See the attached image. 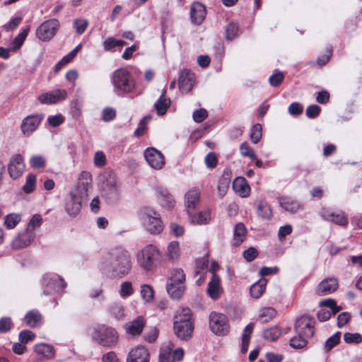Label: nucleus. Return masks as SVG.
Wrapping results in <instances>:
<instances>
[{
    "instance_id": "obj_6",
    "label": "nucleus",
    "mask_w": 362,
    "mask_h": 362,
    "mask_svg": "<svg viewBox=\"0 0 362 362\" xmlns=\"http://www.w3.org/2000/svg\"><path fill=\"white\" fill-rule=\"evenodd\" d=\"M142 217L144 224L148 231L152 234H158L163 229L160 215L153 209L145 208L143 209Z\"/></svg>"
},
{
    "instance_id": "obj_47",
    "label": "nucleus",
    "mask_w": 362,
    "mask_h": 362,
    "mask_svg": "<svg viewBox=\"0 0 362 362\" xmlns=\"http://www.w3.org/2000/svg\"><path fill=\"white\" fill-rule=\"evenodd\" d=\"M341 332H337L329 337L325 343L324 349L326 352L329 351L332 349L337 344H338L340 341Z\"/></svg>"
},
{
    "instance_id": "obj_3",
    "label": "nucleus",
    "mask_w": 362,
    "mask_h": 362,
    "mask_svg": "<svg viewBox=\"0 0 362 362\" xmlns=\"http://www.w3.org/2000/svg\"><path fill=\"white\" fill-rule=\"evenodd\" d=\"M112 83L115 92L118 95L132 93L136 86L134 78L124 69H119L113 72Z\"/></svg>"
},
{
    "instance_id": "obj_62",
    "label": "nucleus",
    "mask_w": 362,
    "mask_h": 362,
    "mask_svg": "<svg viewBox=\"0 0 362 362\" xmlns=\"http://www.w3.org/2000/svg\"><path fill=\"white\" fill-rule=\"evenodd\" d=\"M22 20L23 19L21 17L17 16V17L11 19L9 22H8L5 25H4L3 28L7 32L10 31V30H13L19 25V24L21 23Z\"/></svg>"
},
{
    "instance_id": "obj_28",
    "label": "nucleus",
    "mask_w": 362,
    "mask_h": 362,
    "mask_svg": "<svg viewBox=\"0 0 362 362\" xmlns=\"http://www.w3.org/2000/svg\"><path fill=\"white\" fill-rule=\"evenodd\" d=\"M233 188L242 197H247L250 194V187L243 177H236L233 180Z\"/></svg>"
},
{
    "instance_id": "obj_32",
    "label": "nucleus",
    "mask_w": 362,
    "mask_h": 362,
    "mask_svg": "<svg viewBox=\"0 0 362 362\" xmlns=\"http://www.w3.org/2000/svg\"><path fill=\"white\" fill-rule=\"evenodd\" d=\"M247 229L245 225L243 223H237L234 228L233 245L235 246L240 245L244 241Z\"/></svg>"
},
{
    "instance_id": "obj_40",
    "label": "nucleus",
    "mask_w": 362,
    "mask_h": 362,
    "mask_svg": "<svg viewBox=\"0 0 362 362\" xmlns=\"http://www.w3.org/2000/svg\"><path fill=\"white\" fill-rule=\"evenodd\" d=\"M29 30L30 28L27 27L13 39L11 43V49L13 51L18 49L22 46L28 35Z\"/></svg>"
},
{
    "instance_id": "obj_60",
    "label": "nucleus",
    "mask_w": 362,
    "mask_h": 362,
    "mask_svg": "<svg viewBox=\"0 0 362 362\" xmlns=\"http://www.w3.org/2000/svg\"><path fill=\"white\" fill-rule=\"evenodd\" d=\"M284 76L282 72H277L270 76L269 78V83L272 86H279L284 81Z\"/></svg>"
},
{
    "instance_id": "obj_52",
    "label": "nucleus",
    "mask_w": 362,
    "mask_h": 362,
    "mask_svg": "<svg viewBox=\"0 0 362 362\" xmlns=\"http://www.w3.org/2000/svg\"><path fill=\"white\" fill-rule=\"evenodd\" d=\"M262 136V125L260 124H255L252 126L250 133V139L254 144H257L261 139Z\"/></svg>"
},
{
    "instance_id": "obj_58",
    "label": "nucleus",
    "mask_w": 362,
    "mask_h": 362,
    "mask_svg": "<svg viewBox=\"0 0 362 362\" xmlns=\"http://www.w3.org/2000/svg\"><path fill=\"white\" fill-rule=\"evenodd\" d=\"M35 334L30 330H23L19 333L18 339L21 344H27L35 339Z\"/></svg>"
},
{
    "instance_id": "obj_23",
    "label": "nucleus",
    "mask_w": 362,
    "mask_h": 362,
    "mask_svg": "<svg viewBox=\"0 0 362 362\" xmlns=\"http://www.w3.org/2000/svg\"><path fill=\"white\" fill-rule=\"evenodd\" d=\"M146 321L142 316H138L131 322L124 325L127 333L132 336H139L141 334L145 326Z\"/></svg>"
},
{
    "instance_id": "obj_21",
    "label": "nucleus",
    "mask_w": 362,
    "mask_h": 362,
    "mask_svg": "<svg viewBox=\"0 0 362 362\" xmlns=\"http://www.w3.org/2000/svg\"><path fill=\"white\" fill-rule=\"evenodd\" d=\"M156 197L160 204L167 209H171L175 205V200L168 190L163 187L156 188Z\"/></svg>"
},
{
    "instance_id": "obj_45",
    "label": "nucleus",
    "mask_w": 362,
    "mask_h": 362,
    "mask_svg": "<svg viewBox=\"0 0 362 362\" xmlns=\"http://www.w3.org/2000/svg\"><path fill=\"white\" fill-rule=\"evenodd\" d=\"M21 215L18 214H10L5 216L4 224L8 229L14 228L21 221Z\"/></svg>"
},
{
    "instance_id": "obj_20",
    "label": "nucleus",
    "mask_w": 362,
    "mask_h": 362,
    "mask_svg": "<svg viewBox=\"0 0 362 362\" xmlns=\"http://www.w3.org/2000/svg\"><path fill=\"white\" fill-rule=\"evenodd\" d=\"M149 353L143 346L132 349L127 357L126 362H149Z\"/></svg>"
},
{
    "instance_id": "obj_46",
    "label": "nucleus",
    "mask_w": 362,
    "mask_h": 362,
    "mask_svg": "<svg viewBox=\"0 0 362 362\" xmlns=\"http://www.w3.org/2000/svg\"><path fill=\"white\" fill-rule=\"evenodd\" d=\"M210 219V212L208 210L199 212L192 217V221L199 225L208 223Z\"/></svg>"
},
{
    "instance_id": "obj_54",
    "label": "nucleus",
    "mask_w": 362,
    "mask_h": 362,
    "mask_svg": "<svg viewBox=\"0 0 362 362\" xmlns=\"http://www.w3.org/2000/svg\"><path fill=\"white\" fill-rule=\"evenodd\" d=\"M240 152L244 157H249L252 160L256 159L255 153L247 142H244L240 146Z\"/></svg>"
},
{
    "instance_id": "obj_25",
    "label": "nucleus",
    "mask_w": 362,
    "mask_h": 362,
    "mask_svg": "<svg viewBox=\"0 0 362 362\" xmlns=\"http://www.w3.org/2000/svg\"><path fill=\"white\" fill-rule=\"evenodd\" d=\"M206 10L204 5L199 2H194L190 7V17L192 21L197 25H200L204 20Z\"/></svg>"
},
{
    "instance_id": "obj_41",
    "label": "nucleus",
    "mask_w": 362,
    "mask_h": 362,
    "mask_svg": "<svg viewBox=\"0 0 362 362\" xmlns=\"http://www.w3.org/2000/svg\"><path fill=\"white\" fill-rule=\"evenodd\" d=\"M281 330L278 327H272L263 331L262 337L268 341H275L281 336Z\"/></svg>"
},
{
    "instance_id": "obj_11",
    "label": "nucleus",
    "mask_w": 362,
    "mask_h": 362,
    "mask_svg": "<svg viewBox=\"0 0 362 362\" xmlns=\"http://www.w3.org/2000/svg\"><path fill=\"white\" fill-rule=\"evenodd\" d=\"M144 157L148 164L153 169L160 170L165 165V158L162 153L155 148H147L144 151Z\"/></svg>"
},
{
    "instance_id": "obj_19",
    "label": "nucleus",
    "mask_w": 362,
    "mask_h": 362,
    "mask_svg": "<svg viewBox=\"0 0 362 362\" xmlns=\"http://www.w3.org/2000/svg\"><path fill=\"white\" fill-rule=\"evenodd\" d=\"M338 286L337 279L334 277L327 278L318 284L315 293L320 296L329 295L335 291Z\"/></svg>"
},
{
    "instance_id": "obj_24",
    "label": "nucleus",
    "mask_w": 362,
    "mask_h": 362,
    "mask_svg": "<svg viewBox=\"0 0 362 362\" xmlns=\"http://www.w3.org/2000/svg\"><path fill=\"white\" fill-rule=\"evenodd\" d=\"M35 233L32 231L26 230L16 237L12 243L11 247L14 250H20L28 246L34 240Z\"/></svg>"
},
{
    "instance_id": "obj_49",
    "label": "nucleus",
    "mask_w": 362,
    "mask_h": 362,
    "mask_svg": "<svg viewBox=\"0 0 362 362\" xmlns=\"http://www.w3.org/2000/svg\"><path fill=\"white\" fill-rule=\"evenodd\" d=\"M168 256L173 260L177 259L180 257V247L177 241H172L168 246Z\"/></svg>"
},
{
    "instance_id": "obj_56",
    "label": "nucleus",
    "mask_w": 362,
    "mask_h": 362,
    "mask_svg": "<svg viewBox=\"0 0 362 362\" xmlns=\"http://www.w3.org/2000/svg\"><path fill=\"white\" fill-rule=\"evenodd\" d=\"M42 222V216L40 214H35L30 220L26 230L33 232L36 228H38L41 226Z\"/></svg>"
},
{
    "instance_id": "obj_59",
    "label": "nucleus",
    "mask_w": 362,
    "mask_h": 362,
    "mask_svg": "<svg viewBox=\"0 0 362 362\" xmlns=\"http://www.w3.org/2000/svg\"><path fill=\"white\" fill-rule=\"evenodd\" d=\"M344 339L348 344L356 343L358 344L361 342L362 337L358 333H345L344 334Z\"/></svg>"
},
{
    "instance_id": "obj_30",
    "label": "nucleus",
    "mask_w": 362,
    "mask_h": 362,
    "mask_svg": "<svg viewBox=\"0 0 362 362\" xmlns=\"http://www.w3.org/2000/svg\"><path fill=\"white\" fill-rule=\"evenodd\" d=\"M257 216L265 220H269L272 216V211L265 200H259L255 204Z\"/></svg>"
},
{
    "instance_id": "obj_8",
    "label": "nucleus",
    "mask_w": 362,
    "mask_h": 362,
    "mask_svg": "<svg viewBox=\"0 0 362 362\" xmlns=\"http://www.w3.org/2000/svg\"><path fill=\"white\" fill-rule=\"evenodd\" d=\"M59 25L55 18L45 21L37 28L36 35L42 41L50 40L56 35Z\"/></svg>"
},
{
    "instance_id": "obj_48",
    "label": "nucleus",
    "mask_w": 362,
    "mask_h": 362,
    "mask_svg": "<svg viewBox=\"0 0 362 362\" xmlns=\"http://www.w3.org/2000/svg\"><path fill=\"white\" fill-rule=\"evenodd\" d=\"M47 160L45 157L40 155H35L30 158V165L34 169L43 168L45 167Z\"/></svg>"
},
{
    "instance_id": "obj_17",
    "label": "nucleus",
    "mask_w": 362,
    "mask_h": 362,
    "mask_svg": "<svg viewBox=\"0 0 362 362\" xmlns=\"http://www.w3.org/2000/svg\"><path fill=\"white\" fill-rule=\"evenodd\" d=\"M67 93L64 89H56L46 92L38 96V100L42 104L51 105L65 100Z\"/></svg>"
},
{
    "instance_id": "obj_57",
    "label": "nucleus",
    "mask_w": 362,
    "mask_h": 362,
    "mask_svg": "<svg viewBox=\"0 0 362 362\" xmlns=\"http://www.w3.org/2000/svg\"><path fill=\"white\" fill-rule=\"evenodd\" d=\"M88 21L83 18H77L74 21V26L76 32L78 35H81L85 32L88 26Z\"/></svg>"
},
{
    "instance_id": "obj_2",
    "label": "nucleus",
    "mask_w": 362,
    "mask_h": 362,
    "mask_svg": "<svg viewBox=\"0 0 362 362\" xmlns=\"http://www.w3.org/2000/svg\"><path fill=\"white\" fill-rule=\"evenodd\" d=\"M102 196L109 202H115L119 197V185L115 173L105 169L99 176Z\"/></svg>"
},
{
    "instance_id": "obj_44",
    "label": "nucleus",
    "mask_w": 362,
    "mask_h": 362,
    "mask_svg": "<svg viewBox=\"0 0 362 362\" xmlns=\"http://www.w3.org/2000/svg\"><path fill=\"white\" fill-rule=\"evenodd\" d=\"M37 177L34 174H28L26 177L25 184L23 187V190L26 194H30L35 189Z\"/></svg>"
},
{
    "instance_id": "obj_53",
    "label": "nucleus",
    "mask_w": 362,
    "mask_h": 362,
    "mask_svg": "<svg viewBox=\"0 0 362 362\" xmlns=\"http://www.w3.org/2000/svg\"><path fill=\"white\" fill-rule=\"evenodd\" d=\"M140 292L142 298L146 302H151L153 299V290L151 286L147 284L142 285Z\"/></svg>"
},
{
    "instance_id": "obj_22",
    "label": "nucleus",
    "mask_w": 362,
    "mask_h": 362,
    "mask_svg": "<svg viewBox=\"0 0 362 362\" xmlns=\"http://www.w3.org/2000/svg\"><path fill=\"white\" fill-rule=\"evenodd\" d=\"M223 290L221 284L220 277L213 274L206 289L207 295L213 300L219 298Z\"/></svg>"
},
{
    "instance_id": "obj_51",
    "label": "nucleus",
    "mask_w": 362,
    "mask_h": 362,
    "mask_svg": "<svg viewBox=\"0 0 362 362\" xmlns=\"http://www.w3.org/2000/svg\"><path fill=\"white\" fill-rule=\"evenodd\" d=\"M170 282L184 284L185 282V274L182 269H174L170 276Z\"/></svg>"
},
{
    "instance_id": "obj_38",
    "label": "nucleus",
    "mask_w": 362,
    "mask_h": 362,
    "mask_svg": "<svg viewBox=\"0 0 362 362\" xmlns=\"http://www.w3.org/2000/svg\"><path fill=\"white\" fill-rule=\"evenodd\" d=\"M110 314L115 319L119 320L124 316V308L122 303L114 302L109 306Z\"/></svg>"
},
{
    "instance_id": "obj_9",
    "label": "nucleus",
    "mask_w": 362,
    "mask_h": 362,
    "mask_svg": "<svg viewBox=\"0 0 362 362\" xmlns=\"http://www.w3.org/2000/svg\"><path fill=\"white\" fill-rule=\"evenodd\" d=\"M209 327L217 335L226 334L229 329L227 317L223 314L212 312L209 315Z\"/></svg>"
},
{
    "instance_id": "obj_43",
    "label": "nucleus",
    "mask_w": 362,
    "mask_h": 362,
    "mask_svg": "<svg viewBox=\"0 0 362 362\" xmlns=\"http://www.w3.org/2000/svg\"><path fill=\"white\" fill-rule=\"evenodd\" d=\"M175 321L192 322L191 310L188 308H181L175 316Z\"/></svg>"
},
{
    "instance_id": "obj_5",
    "label": "nucleus",
    "mask_w": 362,
    "mask_h": 362,
    "mask_svg": "<svg viewBox=\"0 0 362 362\" xmlns=\"http://www.w3.org/2000/svg\"><path fill=\"white\" fill-rule=\"evenodd\" d=\"M159 259V250L153 245L145 246L136 254L137 263L145 271L153 270Z\"/></svg>"
},
{
    "instance_id": "obj_27",
    "label": "nucleus",
    "mask_w": 362,
    "mask_h": 362,
    "mask_svg": "<svg viewBox=\"0 0 362 362\" xmlns=\"http://www.w3.org/2000/svg\"><path fill=\"white\" fill-rule=\"evenodd\" d=\"M321 216L324 219L340 226H346L348 223V219L342 212L335 213L328 209H323L321 211Z\"/></svg>"
},
{
    "instance_id": "obj_55",
    "label": "nucleus",
    "mask_w": 362,
    "mask_h": 362,
    "mask_svg": "<svg viewBox=\"0 0 362 362\" xmlns=\"http://www.w3.org/2000/svg\"><path fill=\"white\" fill-rule=\"evenodd\" d=\"M238 25L236 23H230L226 28V40H233L238 35Z\"/></svg>"
},
{
    "instance_id": "obj_18",
    "label": "nucleus",
    "mask_w": 362,
    "mask_h": 362,
    "mask_svg": "<svg viewBox=\"0 0 362 362\" xmlns=\"http://www.w3.org/2000/svg\"><path fill=\"white\" fill-rule=\"evenodd\" d=\"M173 329L177 338L181 340H188L192 337L194 326L192 322L174 321Z\"/></svg>"
},
{
    "instance_id": "obj_13",
    "label": "nucleus",
    "mask_w": 362,
    "mask_h": 362,
    "mask_svg": "<svg viewBox=\"0 0 362 362\" xmlns=\"http://www.w3.org/2000/svg\"><path fill=\"white\" fill-rule=\"evenodd\" d=\"M24 159L22 155L16 154L10 160L8 165V171L10 177L16 180L19 178L25 170Z\"/></svg>"
},
{
    "instance_id": "obj_31",
    "label": "nucleus",
    "mask_w": 362,
    "mask_h": 362,
    "mask_svg": "<svg viewBox=\"0 0 362 362\" xmlns=\"http://www.w3.org/2000/svg\"><path fill=\"white\" fill-rule=\"evenodd\" d=\"M185 290L184 284L169 282L167 286V291L171 298L179 299L183 295Z\"/></svg>"
},
{
    "instance_id": "obj_33",
    "label": "nucleus",
    "mask_w": 362,
    "mask_h": 362,
    "mask_svg": "<svg viewBox=\"0 0 362 362\" xmlns=\"http://www.w3.org/2000/svg\"><path fill=\"white\" fill-rule=\"evenodd\" d=\"M267 285L266 279H260L259 281L253 284L250 290V293L252 297L255 298H259L265 291Z\"/></svg>"
},
{
    "instance_id": "obj_4",
    "label": "nucleus",
    "mask_w": 362,
    "mask_h": 362,
    "mask_svg": "<svg viewBox=\"0 0 362 362\" xmlns=\"http://www.w3.org/2000/svg\"><path fill=\"white\" fill-rule=\"evenodd\" d=\"M91 337L102 346L112 347L117 344L119 335L117 332L111 327L98 325L94 328Z\"/></svg>"
},
{
    "instance_id": "obj_12",
    "label": "nucleus",
    "mask_w": 362,
    "mask_h": 362,
    "mask_svg": "<svg viewBox=\"0 0 362 362\" xmlns=\"http://www.w3.org/2000/svg\"><path fill=\"white\" fill-rule=\"evenodd\" d=\"M43 116L40 114L30 115L25 117L21 124V130L22 133L29 136L33 133L40 124Z\"/></svg>"
},
{
    "instance_id": "obj_1",
    "label": "nucleus",
    "mask_w": 362,
    "mask_h": 362,
    "mask_svg": "<svg viewBox=\"0 0 362 362\" xmlns=\"http://www.w3.org/2000/svg\"><path fill=\"white\" fill-rule=\"evenodd\" d=\"M105 263L119 275L127 274L132 269L131 255L122 247L112 250L105 257Z\"/></svg>"
},
{
    "instance_id": "obj_29",
    "label": "nucleus",
    "mask_w": 362,
    "mask_h": 362,
    "mask_svg": "<svg viewBox=\"0 0 362 362\" xmlns=\"http://www.w3.org/2000/svg\"><path fill=\"white\" fill-rule=\"evenodd\" d=\"M24 321L30 327H36L42 323V317L37 310H31L26 313Z\"/></svg>"
},
{
    "instance_id": "obj_64",
    "label": "nucleus",
    "mask_w": 362,
    "mask_h": 362,
    "mask_svg": "<svg viewBox=\"0 0 362 362\" xmlns=\"http://www.w3.org/2000/svg\"><path fill=\"white\" fill-rule=\"evenodd\" d=\"M321 108L317 105H312L307 107L305 113L308 117L313 119L317 117L320 112Z\"/></svg>"
},
{
    "instance_id": "obj_63",
    "label": "nucleus",
    "mask_w": 362,
    "mask_h": 362,
    "mask_svg": "<svg viewBox=\"0 0 362 362\" xmlns=\"http://www.w3.org/2000/svg\"><path fill=\"white\" fill-rule=\"evenodd\" d=\"M12 325V322L10 317H5L0 319V332L6 333L8 332Z\"/></svg>"
},
{
    "instance_id": "obj_26",
    "label": "nucleus",
    "mask_w": 362,
    "mask_h": 362,
    "mask_svg": "<svg viewBox=\"0 0 362 362\" xmlns=\"http://www.w3.org/2000/svg\"><path fill=\"white\" fill-rule=\"evenodd\" d=\"M200 192L198 189H192L189 190L185 194V206L187 213L192 216V211H194L197 205L199 202Z\"/></svg>"
},
{
    "instance_id": "obj_10",
    "label": "nucleus",
    "mask_w": 362,
    "mask_h": 362,
    "mask_svg": "<svg viewBox=\"0 0 362 362\" xmlns=\"http://www.w3.org/2000/svg\"><path fill=\"white\" fill-rule=\"evenodd\" d=\"M42 286H43V294L48 296L56 292L60 287H66V284L58 276L46 274L42 278Z\"/></svg>"
},
{
    "instance_id": "obj_14",
    "label": "nucleus",
    "mask_w": 362,
    "mask_h": 362,
    "mask_svg": "<svg viewBox=\"0 0 362 362\" xmlns=\"http://www.w3.org/2000/svg\"><path fill=\"white\" fill-rule=\"evenodd\" d=\"M92 188V175L88 171H82L78 180V185L75 194L86 199L88 197V192Z\"/></svg>"
},
{
    "instance_id": "obj_50",
    "label": "nucleus",
    "mask_w": 362,
    "mask_h": 362,
    "mask_svg": "<svg viewBox=\"0 0 362 362\" xmlns=\"http://www.w3.org/2000/svg\"><path fill=\"white\" fill-rule=\"evenodd\" d=\"M133 293L134 289L130 281H124L121 284L119 293L122 298H126L132 295Z\"/></svg>"
},
{
    "instance_id": "obj_7",
    "label": "nucleus",
    "mask_w": 362,
    "mask_h": 362,
    "mask_svg": "<svg viewBox=\"0 0 362 362\" xmlns=\"http://www.w3.org/2000/svg\"><path fill=\"white\" fill-rule=\"evenodd\" d=\"M315 320L308 315L298 317L295 323L294 329L296 334H302L305 337L311 338L315 334Z\"/></svg>"
},
{
    "instance_id": "obj_61",
    "label": "nucleus",
    "mask_w": 362,
    "mask_h": 362,
    "mask_svg": "<svg viewBox=\"0 0 362 362\" xmlns=\"http://www.w3.org/2000/svg\"><path fill=\"white\" fill-rule=\"evenodd\" d=\"M208 116L207 111L204 108L195 110L193 112L192 117L194 122L197 123L202 122Z\"/></svg>"
},
{
    "instance_id": "obj_15",
    "label": "nucleus",
    "mask_w": 362,
    "mask_h": 362,
    "mask_svg": "<svg viewBox=\"0 0 362 362\" xmlns=\"http://www.w3.org/2000/svg\"><path fill=\"white\" fill-rule=\"evenodd\" d=\"M86 199L71 192L66 199L65 209L71 216H76L81 211V203Z\"/></svg>"
},
{
    "instance_id": "obj_16",
    "label": "nucleus",
    "mask_w": 362,
    "mask_h": 362,
    "mask_svg": "<svg viewBox=\"0 0 362 362\" xmlns=\"http://www.w3.org/2000/svg\"><path fill=\"white\" fill-rule=\"evenodd\" d=\"M194 74L189 69H185L179 73L178 87L182 93L189 92L194 86Z\"/></svg>"
},
{
    "instance_id": "obj_37",
    "label": "nucleus",
    "mask_w": 362,
    "mask_h": 362,
    "mask_svg": "<svg viewBox=\"0 0 362 362\" xmlns=\"http://www.w3.org/2000/svg\"><path fill=\"white\" fill-rule=\"evenodd\" d=\"M254 328V324H248L244 329V332L242 336V344H241V351L246 353L248 349V345L250 341V335Z\"/></svg>"
},
{
    "instance_id": "obj_39",
    "label": "nucleus",
    "mask_w": 362,
    "mask_h": 362,
    "mask_svg": "<svg viewBox=\"0 0 362 362\" xmlns=\"http://www.w3.org/2000/svg\"><path fill=\"white\" fill-rule=\"evenodd\" d=\"M279 204L282 208L291 213L297 211L300 207L298 202L291 200L289 198L280 199Z\"/></svg>"
},
{
    "instance_id": "obj_36",
    "label": "nucleus",
    "mask_w": 362,
    "mask_h": 362,
    "mask_svg": "<svg viewBox=\"0 0 362 362\" xmlns=\"http://www.w3.org/2000/svg\"><path fill=\"white\" fill-rule=\"evenodd\" d=\"M37 354L42 355L47 358H52L54 356V349L52 346L47 344H39L35 346Z\"/></svg>"
},
{
    "instance_id": "obj_34",
    "label": "nucleus",
    "mask_w": 362,
    "mask_h": 362,
    "mask_svg": "<svg viewBox=\"0 0 362 362\" xmlns=\"http://www.w3.org/2000/svg\"><path fill=\"white\" fill-rule=\"evenodd\" d=\"M165 93L166 90H165L154 105L158 114L160 115H164L170 105V98H165Z\"/></svg>"
},
{
    "instance_id": "obj_42",
    "label": "nucleus",
    "mask_w": 362,
    "mask_h": 362,
    "mask_svg": "<svg viewBox=\"0 0 362 362\" xmlns=\"http://www.w3.org/2000/svg\"><path fill=\"white\" fill-rule=\"evenodd\" d=\"M308 339L304 335L297 334L290 339V346L293 349H302L307 345Z\"/></svg>"
},
{
    "instance_id": "obj_35",
    "label": "nucleus",
    "mask_w": 362,
    "mask_h": 362,
    "mask_svg": "<svg viewBox=\"0 0 362 362\" xmlns=\"http://www.w3.org/2000/svg\"><path fill=\"white\" fill-rule=\"evenodd\" d=\"M276 311L272 307H265L260 310L258 320L262 323H266L275 317Z\"/></svg>"
}]
</instances>
